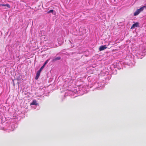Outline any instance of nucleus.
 Returning a JSON list of instances; mask_svg holds the SVG:
<instances>
[{"mask_svg":"<svg viewBox=\"0 0 146 146\" xmlns=\"http://www.w3.org/2000/svg\"><path fill=\"white\" fill-rule=\"evenodd\" d=\"M146 8V6H144L141 7L139 9H137L134 13V16H137L142 11L145 9Z\"/></svg>","mask_w":146,"mask_h":146,"instance_id":"obj_1","label":"nucleus"},{"mask_svg":"<svg viewBox=\"0 0 146 146\" xmlns=\"http://www.w3.org/2000/svg\"><path fill=\"white\" fill-rule=\"evenodd\" d=\"M107 48V45H105L103 46H101L99 48V50L100 51H102L103 50Z\"/></svg>","mask_w":146,"mask_h":146,"instance_id":"obj_2","label":"nucleus"},{"mask_svg":"<svg viewBox=\"0 0 146 146\" xmlns=\"http://www.w3.org/2000/svg\"><path fill=\"white\" fill-rule=\"evenodd\" d=\"M139 27V23L138 22H136L134 24H133L131 28V29H133L135 27Z\"/></svg>","mask_w":146,"mask_h":146,"instance_id":"obj_3","label":"nucleus"},{"mask_svg":"<svg viewBox=\"0 0 146 146\" xmlns=\"http://www.w3.org/2000/svg\"><path fill=\"white\" fill-rule=\"evenodd\" d=\"M60 59L61 57L59 56L53 59L52 61L53 62H54L57 60H60Z\"/></svg>","mask_w":146,"mask_h":146,"instance_id":"obj_4","label":"nucleus"},{"mask_svg":"<svg viewBox=\"0 0 146 146\" xmlns=\"http://www.w3.org/2000/svg\"><path fill=\"white\" fill-rule=\"evenodd\" d=\"M40 72H41L39 70H38L37 72V73L36 74V76L35 77V79L36 80H37L38 79V78L40 76Z\"/></svg>","mask_w":146,"mask_h":146,"instance_id":"obj_5","label":"nucleus"},{"mask_svg":"<svg viewBox=\"0 0 146 146\" xmlns=\"http://www.w3.org/2000/svg\"><path fill=\"white\" fill-rule=\"evenodd\" d=\"M0 6H6L8 8H10V5L8 4H0Z\"/></svg>","mask_w":146,"mask_h":146,"instance_id":"obj_6","label":"nucleus"},{"mask_svg":"<svg viewBox=\"0 0 146 146\" xmlns=\"http://www.w3.org/2000/svg\"><path fill=\"white\" fill-rule=\"evenodd\" d=\"M30 105H37V104L36 103V100H33L32 103Z\"/></svg>","mask_w":146,"mask_h":146,"instance_id":"obj_7","label":"nucleus"},{"mask_svg":"<svg viewBox=\"0 0 146 146\" xmlns=\"http://www.w3.org/2000/svg\"><path fill=\"white\" fill-rule=\"evenodd\" d=\"M49 59H48L47 60L44 62L43 66H45L47 64V63H48V62L49 61Z\"/></svg>","mask_w":146,"mask_h":146,"instance_id":"obj_8","label":"nucleus"},{"mask_svg":"<svg viewBox=\"0 0 146 146\" xmlns=\"http://www.w3.org/2000/svg\"><path fill=\"white\" fill-rule=\"evenodd\" d=\"M44 66H42L40 68V70H39V71H40L41 72L42 71V69H43V68H44Z\"/></svg>","mask_w":146,"mask_h":146,"instance_id":"obj_9","label":"nucleus"},{"mask_svg":"<svg viewBox=\"0 0 146 146\" xmlns=\"http://www.w3.org/2000/svg\"><path fill=\"white\" fill-rule=\"evenodd\" d=\"M53 11H54V10H53L51 9V10H50L48 12V13H52Z\"/></svg>","mask_w":146,"mask_h":146,"instance_id":"obj_10","label":"nucleus"},{"mask_svg":"<svg viewBox=\"0 0 146 146\" xmlns=\"http://www.w3.org/2000/svg\"><path fill=\"white\" fill-rule=\"evenodd\" d=\"M110 43H108V44L107 45V46H108L110 45Z\"/></svg>","mask_w":146,"mask_h":146,"instance_id":"obj_11","label":"nucleus"}]
</instances>
